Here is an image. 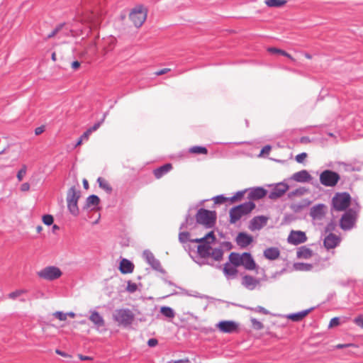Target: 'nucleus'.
Here are the masks:
<instances>
[{
  "label": "nucleus",
  "mask_w": 363,
  "mask_h": 363,
  "mask_svg": "<svg viewBox=\"0 0 363 363\" xmlns=\"http://www.w3.org/2000/svg\"><path fill=\"white\" fill-rule=\"evenodd\" d=\"M111 318L118 327L130 328L135 320V315L128 308H119L113 311Z\"/></svg>",
  "instance_id": "f257e3e1"
},
{
  "label": "nucleus",
  "mask_w": 363,
  "mask_h": 363,
  "mask_svg": "<svg viewBox=\"0 0 363 363\" xmlns=\"http://www.w3.org/2000/svg\"><path fill=\"white\" fill-rule=\"evenodd\" d=\"M216 241V237L213 231H211L207 233L204 237L201 238H196L191 240V242L200 243L197 247L199 255L203 258L209 257L211 251V247L210 245Z\"/></svg>",
  "instance_id": "f03ea898"
},
{
  "label": "nucleus",
  "mask_w": 363,
  "mask_h": 363,
  "mask_svg": "<svg viewBox=\"0 0 363 363\" xmlns=\"http://www.w3.org/2000/svg\"><path fill=\"white\" fill-rule=\"evenodd\" d=\"M255 208V204L252 202H246L233 207L229 211L230 223L232 224L238 222L242 216L250 213Z\"/></svg>",
  "instance_id": "7ed1b4c3"
},
{
  "label": "nucleus",
  "mask_w": 363,
  "mask_h": 363,
  "mask_svg": "<svg viewBox=\"0 0 363 363\" xmlns=\"http://www.w3.org/2000/svg\"><path fill=\"white\" fill-rule=\"evenodd\" d=\"M196 223L206 228H212L216 220V213L213 211L200 208L196 216Z\"/></svg>",
  "instance_id": "20e7f679"
},
{
  "label": "nucleus",
  "mask_w": 363,
  "mask_h": 363,
  "mask_svg": "<svg viewBox=\"0 0 363 363\" xmlns=\"http://www.w3.org/2000/svg\"><path fill=\"white\" fill-rule=\"evenodd\" d=\"M351 203V196L347 192L336 193L332 199V206L337 211L347 209Z\"/></svg>",
  "instance_id": "39448f33"
},
{
  "label": "nucleus",
  "mask_w": 363,
  "mask_h": 363,
  "mask_svg": "<svg viewBox=\"0 0 363 363\" xmlns=\"http://www.w3.org/2000/svg\"><path fill=\"white\" fill-rule=\"evenodd\" d=\"M79 198V191H77L75 186H72L67 191V202L69 211L74 216L79 213L77 203Z\"/></svg>",
  "instance_id": "423d86ee"
},
{
  "label": "nucleus",
  "mask_w": 363,
  "mask_h": 363,
  "mask_svg": "<svg viewBox=\"0 0 363 363\" xmlns=\"http://www.w3.org/2000/svg\"><path fill=\"white\" fill-rule=\"evenodd\" d=\"M147 18V10L142 5L136 6L129 14V18L137 28L140 27Z\"/></svg>",
  "instance_id": "0eeeda50"
},
{
  "label": "nucleus",
  "mask_w": 363,
  "mask_h": 363,
  "mask_svg": "<svg viewBox=\"0 0 363 363\" xmlns=\"http://www.w3.org/2000/svg\"><path fill=\"white\" fill-rule=\"evenodd\" d=\"M340 179V175L332 170H324L320 174V182L325 186L334 187Z\"/></svg>",
  "instance_id": "6e6552de"
},
{
  "label": "nucleus",
  "mask_w": 363,
  "mask_h": 363,
  "mask_svg": "<svg viewBox=\"0 0 363 363\" xmlns=\"http://www.w3.org/2000/svg\"><path fill=\"white\" fill-rule=\"evenodd\" d=\"M357 213L352 210L346 211L340 220V226L342 230L351 229L356 221Z\"/></svg>",
  "instance_id": "1a4fd4ad"
},
{
  "label": "nucleus",
  "mask_w": 363,
  "mask_h": 363,
  "mask_svg": "<svg viewBox=\"0 0 363 363\" xmlns=\"http://www.w3.org/2000/svg\"><path fill=\"white\" fill-rule=\"evenodd\" d=\"M38 274L40 278L51 281L60 277L62 272L58 267H48L40 271Z\"/></svg>",
  "instance_id": "9d476101"
},
{
  "label": "nucleus",
  "mask_w": 363,
  "mask_h": 363,
  "mask_svg": "<svg viewBox=\"0 0 363 363\" xmlns=\"http://www.w3.org/2000/svg\"><path fill=\"white\" fill-rule=\"evenodd\" d=\"M217 328L223 333H233L239 329V324L233 320H223L219 322Z\"/></svg>",
  "instance_id": "9b49d317"
},
{
  "label": "nucleus",
  "mask_w": 363,
  "mask_h": 363,
  "mask_svg": "<svg viewBox=\"0 0 363 363\" xmlns=\"http://www.w3.org/2000/svg\"><path fill=\"white\" fill-rule=\"evenodd\" d=\"M287 240L290 244L296 245L305 242L307 240V237L304 232L292 230Z\"/></svg>",
  "instance_id": "f8f14e48"
},
{
  "label": "nucleus",
  "mask_w": 363,
  "mask_h": 363,
  "mask_svg": "<svg viewBox=\"0 0 363 363\" xmlns=\"http://www.w3.org/2000/svg\"><path fill=\"white\" fill-rule=\"evenodd\" d=\"M289 189V185L285 183L276 184L269 194L270 199H277L282 196Z\"/></svg>",
  "instance_id": "ddd939ff"
},
{
  "label": "nucleus",
  "mask_w": 363,
  "mask_h": 363,
  "mask_svg": "<svg viewBox=\"0 0 363 363\" xmlns=\"http://www.w3.org/2000/svg\"><path fill=\"white\" fill-rule=\"evenodd\" d=\"M268 218L264 216H259L253 218L249 225L250 230L252 231L259 230L267 225Z\"/></svg>",
  "instance_id": "4468645a"
},
{
  "label": "nucleus",
  "mask_w": 363,
  "mask_h": 363,
  "mask_svg": "<svg viewBox=\"0 0 363 363\" xmlns=\"http://www.w3.org/2000/svg\"><path fill=\"white\" fill-rule=\"evenodd\" d=\"M327 206L325 204L319 203L311 208L310 216L315 220L322 219L326 213Z\"/></svg>",
  "instance_id": "2eb2a0df"
},
{
  "label": "nucleus",
  "mask_w": 363,
  "mask_h": 363,
  "mask_svg": "<svg viewBox=\"0 0 363 363\" xmlns=\"http://www.w3.org/2000/svg\"><path fill=\"white\" fill-rule=\"evenodd\" d=\"M89 319L98 330L105 326L104 317L96 311H90Z\"/></svg>",
  "instance_id": "dca6fc26"
},
{
  "label": "nucleus",
  "mask_w": 363,
  "mask_h": 363,
  "mask_svg": "<svg viewBox=\"0 0 363 363\" xmlns=\"http://www.w3.org/2000/svg\"><path fill=\"white\" fill-rule=\"evenodd\" d=\"M241 266L244 267L247 270H255L257 269V264L249 252H243L241 262Z\"/></svg>",
  "instance_id": "f3484780"
},
{
  "label": "nucleus",
  "mask_w": 363,
  "mask_h": 363,
  "mask_svg": "<svg viewBox=\"0 0 363 363\" xmlns=\"http://www.w3.org/2000/svg\"><path fill=\"white\" fill-rule=\"evenodd\" d=\"M340 240L341 239L338 235L330 233L325 238L323 245L328 250L333 249L339 245Z\"/></svg>",
  "instance_id": "a211bd4d"
},
{
  "label": "nucleus",
  "mask_w": 363,
  "mask_h": 363,
  "mask_svg": "<svg viewBox=\"0 0 363 363\" xmlns=\"http://www.w3.org/2000/svg\"><path fill=\"white\" fill-rule=\"evenodd\" d=\"M267 191L262 187H256L250 189L248 199L250 200H259L266 196Z\"/></svg>",
  "instance_id": "6ab92c4d"
},
{
  "label": "nucleus",
  "mask_w": 363,
  "mask_h": 363,
  "mask_svg": "<svg viewBox=\"0 0 363 363\" xmlns=\"http://www.w3.org/2000/svg\"><path fill=\"white\" fill-rule=\"evenodd\" d=\"M253 241L252 236L245 233H240L236 238V242L240 247H246Z\"/></svg>",
  "instance_id": "aec40b11"
},
{
  "label": "nucleus",
  "mask_w": 363,
  "mask_h": 363,
  "mask_svg": "<svg viewBox=\"0 0 363 363\" xmlns=\"http://www.w3.org/2000/svg\"><path fill=\"white\" fill-rule=\"evenodd\" d=\"M172 164L170 163L165 164L153 170V174L157 179H161L164 175L167 174L172 169Z\"/></svg>",
  "instance_id": "412c9836"
},
{
  "label": "nucleus",
  "mask_w": 363,
  "mask_h": 363,
  "mask_svg": "<svg viewBox=\"0 0 363 363\" xmlns=\"http://www.w3.org/2000/svg\"><path fill=\"white\" fill-rule=\"evenodd\" d=\"M119 270L123 274H130L134 270V264L127 259H122L119 264Z\"/></svg>",
  "instance_id": "4be33fe9"
},
{
  "label": "nucleus",
  "mask_w": 363,
  "mask_h": 363,
  "mask_svg": "<svg viewBox=\"0 0 363 363\" xmlns=\"http://www.w3.org/2000/svg\"><path fill=\"white\" fill-rule=\"evenodd\" d=\"M264 257L269 260H275L280 256V250L278 247H268L263 252Z\"/></svg>",
  "instance_id": "5701e85b"
},
{
  "label": "nucleus",
  "mask_w": 363,
  "mask_h": 363,
  "mask_svg": "<svg viewBox=\"0 0 363 363\" xmlns=\"http://www.w3.org/2000/svg\"><path fill=\"white\" fill-rule=\"evenodd\" d=\"M242 285L250 290L254 289L259 284V281L250 275H245L242 278Z\"/></svg>",
  "instance_id": "b1692460"
},
{
  "label": "nucleus",
  "mask_w": 363,
  "mask_h": 363,
  "mask_svg": "<svg viewBox=\"0 0 363 363\" xmlns=\"http://www.w3.org/2000/svg\"><path fill=\"white\" fill-rule=\"evenodd\" d=\"M292 178L298 182H308L311 177L306 170H302L295 173Z\"/></svg>",
  "instance_id": "393cba45"
},
{
  "label": "nucleus",
  "mask_w": 363,
  "mask_h": 363,
  "mask_svg": "<svg viewBox=\"0 0 363 363\" xmlns=\"http://www.w3.org/2000/svg\"><path fill=\"white\" fill-rule=\"evenodd\" d=\"M311 311V309L302 311L298 313L289 314L287 315V318L294 322H298L303 320Z\"/></svg>",
  "instance_id": "a878e982"
},
{
  "label": "nucleus",
  "mask_w": 363,
  "mask_h": 363,
  "mask_svg": "<svg viewBox=\"0 0 363 363\" xmlns=\"http://www.w3.org/2000/svg\"><path fill=\"white\" fill-rule=\"evenodd\" d=\"M296 255L300 259H309L313 255V252L311 249L303 246L297 250Z\"/></svg>",
  "instance_id": "bb28decb"
},
{
  "label": "nucleus",
  "mask_w": 363,
  "mask_h": 363,
  "mask_svg": "<svg viewBox=\"0 0 363 363\" xmlns=\"http://www.w3.org/2000/svg\"><path fill=\"white\" fill-rule=\"evenodd\" d=\"M223 273L226 277H234L238 274V269L233 264L225 263L223 267Z\"/></svg>",
  "instance_id": "cd10ccee"
},
{
  "label": "nucleus",
  "mask_w": 363,
  "mask_h": 363,
  "mask_svg": "<svg viewBox=\"0 0 363 363\" xmlns=\"http://www.w3.org/2000/svg\"><path fill=\"white\" fill-rule=\"evenodd\" d=\"M242 258V253L239 254L237 252H231L229 255V261L230 264H233L235 267L241 266V262Z\"/></svg>",
  "instance_id": "c85d7f7f"
},
{
  "label": "nucleus",
  "mask_w": 363,
  "mask_h": 363,
  "mask_svg": "<svg viewBox=\"0 0 363 363\" xmlns=\"http://www.w3.org/2000/svg\"><path fill=\"white\" fill-rule=\"evenodd\" d=\"M286 0H264V4L268 7H282L286 4Z\"/></svg>",
  "instance_id": "c756f323"
},
{
  "label": "nucleus",
  "mask_w": 363,
  "mask_h": 363,
  "mask_svg": "<svg viewBox=\"0 0 363 363\" xmlns=\"http://www.w3.org/2000/svg\"><path fill=\"white\" fill-rule=\"evenodd\" d=\"M100 202L99 198L96 195H91L86 199V206L87 208L95 207Z\"/></svg>",
  "instance_id": "7c9ffc66"
},
{
  "label": "nucleus",
  "mask_w": 363,
  "mask_h": 363,
  "mask_svg": "<svg viewBox=\"0 0 363 363\" xmlns=\"http://www.w3.org/2000/svg\"><path fill=\"white\" fill-rule=\"evenodd\" d=\"M97 182L99 183V185L100 188L103 189L104 191H106L107 193H111L112 191V187L108 183L107 180H106L104 178L99 177L97 179Z\"/></svg>",
  "instance_id": "2f4dec72"
},
{
  "label": "nucleus",
  "mask_w": 363,
  "mask_h": 363,
  "mask_svg": "<svg viewBox=\"0 0 363 363\" xmlns=\"http://www.w3.org/2000/svg\"><path fill=\"white\" fill-rule=\"evenodd\" d=\"M293 267L296 271H310L313 266L311 264L297 262L294 264Z\"/></svg>",
  "instance_id": "473e14b6"
},
{
  "label": "nucleus",
  "mask_w": 363,
  "mask_h": 363,
  "mask_svg": "<svg viewBox=\"0 0 363 363\" xmlns=\"http://www.w3.org/2000/svg\"><path fill=\"white\" fill-rule=\"evenodd\" d=\"M189 152L195 155H207L208 150L202 146H194L189 148Z\"/></svg>",
  "instance_id": "72a5a7b5"
},
{
  "label": "nucleus",
  "mask_w": 363,
  "mask_h": 363,
  "mask_svg": "<svg viewBox=\"0 0 363 363\" xmlns=\"http://www.w3.org/2000/svg\"><path fill=\"white\" fill-rule=\"evenodd\" d=\"M160 312L163 315L169 318H173L175 316L174 311L169 306H162Z\"/></svg>",
  "instance_id": "f704fd0d"
},
{
  "label": "nucleus",
  "mask_w": 363,
  "mask_h": 363,
  "mask_svg": "<svg viewBox=\"0 0 363 363\" xmlns=\"http://www.w3.org/2000/svg\"><path fill=\"white\" fill-rule=\"evenodd\" d=\"M223 252L219 248L211 249L210 257H213L215 260L219 261L222 259Z\"/></svg>",
  "instance_id": "c9c22d12"
},
{
  "label": "nucleus",
  "mask_w": 363,
  "mask_h": 363,
  "mask_svg": "<svg viewBox=\"0 0 363 363\" xmlns=\"http://www.w3.org/2000/svg\"><path fill=\"white\" fill-rule=\"evenodd\" d=\"M268 51L271 53L280 54L283 56H285V57L291 59L293 61L294 60V58L290 54L287 53L286 51H284L283 50L275 48H268Z\"/></svg>",
  "instance_id": "e433bc0d"
},
{
  "label": "nucleus",
  "mask_w": 363,
  "mask_h": 363,
  "mask_svg": "<svg viewBox=\"0 0 363 363\" xmlns=\"http://www.w3.org/2000/svg\"><path fill=\"white\" fill-rule=\"evenodd\" d=\"M27 291L26 289H18L14 291H12L8 294V297L12 300L16 299L18 297L21 295L26 294Z\"/></svg>",
  "instance_id": "4c0bfd02"
},
{
  "label": "nucleus",
  "mask_w": 363,
  "mask_h": 363,
  "mask_svg": "<svg viewBox=\"0 0 363 363\" xmlns=\"http://www.w3.org/2000/svg\"><path fill=\"white\" fill-rule=\"evenodd\" d=\"M27 173V167L26 164L21 166V169L18 171L16 177L18 182H21Z\"/></svg>",
  "instance_id": "58836bf2"
},
{
  "label": "nucleus",
  "mask_w": 363,
  "mask_h": 363,
  "mask_svg": "<svg viewBox=\"0 0 363 363\" xmlns=\"http://www.w3.org/2000/svg\"><path fill=\"white\" fill-rule=\"evenodd\" d=\"M250 321H251L252 327L253 328V329H255L256 330H260L264 328V324L262 322L257 320L256 318H252L250 319Z\"/></svg>",
  "instance_id": "ea45409f"
},
{
  "label": "nucleus",
  "mask_w": 363,
  "mask_h": 363,
  "mask_svg": "<svg viewBox=\"0 0 363 363\" xmlns=\"http://www.w3.org/2000/svg\"><path fill=\"white\" fill-rule=\"evenodd\" d=\"M248 309L252 312L257 313H261V314H264V315L269 314V311L262 306H257L255 308L251 307V308H249Z\"/></svg>",
  "instance_id": "a19ab883"
},
{
  "label": "nucleus",
  "mask_w": 363,
  "mask_h": 363,
  "mask_svg": "<svg viewBox=\"0 0 363 363\" xmlns=\"http://www.w3.org/2000/svg\"><path fill=\"white\" fill-rule=\"evenodd\" d=\"M52 315L60 321H65L67 318L66 313L62 311H56L52 313Z\"/></svg>",
  "instance_id": "79ce46f5"
},
{
  "label": "nucleus",
  "mask_w": 363,
  "mask_h": 363,
  "mask_svg": "<svg viewBox=\"0 0 363 363\" xmlns=\"http://www.w3.org/2000/svg\"><path fill=\"white\" fill-rule=\"evenodd\" d=\"M43 222L46 225H50L53 223L54 218L51 215H44L42 218Z\"/></svg>",
  "instance_id": "37998d69"
},
{
  "label": "nucleus",
  "mask_w": 363,
  "mask_h": 363,
  "mask_svg": "<svg viewBox=\"0 0 363 363\" xmlns=\"http://www.w3.org/2000/svg\"><path fill=\"white\" fill-rule=\"evenodd\" d=\"M143 256L149 264H152L155 262V257L150 252L145 251Z\"/></svg>",
  "instance_id": "c03bdc74"
},
{
  "label": "nucleus",
  "mask_w": 363,
  "mask_h": 363,
  "mask_svg": "<svg viewBox=\"0 0 363 363\" xmlns=\"http://www.w3.org/2000/svg\"><path fill=\"white\" fill-rule=\"evenodd\" d=\"M243 195H244L243 191H239L233 197H231L230 199L228 198V201H230L231 203H234L238 200H240L242 199V197L243 196Z\"/></svg>",
  "instance_id": "a18cd8bd"
},
{
  "label": "nucleus",
  "mask_w": 363,
  "mask_h": 363,
  "mask_svg": "<svg viewBox=\"0 0 363 363\" xmlns=\"http://www.w3.org/2000/svg\"><path fill=\"white\" fill-rule=\"evenodd\" d=\"M189 233L187 232L180 233L179 235V239L182 242H185L189 240Z\"/></svg>",
  "instance_id": "49530a36"
},
{
  "label": "nucleus",
  "mask_w": 363,
  "mask_h": 363,
  "mask_svg": "<svg viewBox=\"0 0 363 363\" xmlns=\"http://www.w3.org/2000/svg\"><path fill=\"white\" fill-rule=\"evenodd\" d=\"M307 157V154L306 152H302L296 156V160L298 163H302L306 158Z\"/></svg>",
  "instance_id": "de8ad7c7"
},
{
  "label": "nucleus",
  "mask_w": 363,
  "mask_h": 363,
  "mask_svg": "<svg viewBox=\"0 0 363 363\" xmlns=\"http://www.w3.org/2000/svg\"><path fill=\"white\" fill-rule=\"evenodd\" d=\"M340 324V320L339 318L335 317L332 318L329 323L328 327L330 328L337 326Z\"/></svg>",
  "instance_id": "09e8293b"
},
{
  "label": "nucleus",
  "mask_w": 363,
  "mask_h": 363,
  "mask_svg": "<svg viewBox=\"0 0 363 363\" xmlns=\"http://www.w3.org/2000/svg\"><path fill=\"white\" fill-rule=\"evenodd\" d=\"M227 201H228V198L224 197L223 196H218L214 199L216 203H223Z\"/></svg>",
  "instance_id": "8fccbe9b"
},
{
  "label": "nucleus",
  "mask_w": 363,
  "mask_h": 363,
  "mask_svg": "<svg viewBox=\"0 0 363 363\" xmlns=\"http://www.w3.org/2000/svg\"><path fill=\"white\" fill-rule=\"evenodd\" d=\"M104 121V118H103L101 122H98V123H95L92 127L89 128L88 129V130H90L91 133L96 131V130H98V128H99V127L101 126V125L102 124Z\"/></svg>",
  "instance_id": "3c124183"
},
{
  "label": "nucleus",
  "mask_w": 363,
  "mask_h": 363,
  "mask_svg": "<svg viewBox=\"0 0 363 363\" xmlns=\"http://www.w3.org/2000/svg\"><path fill=\"white\" fill-rule=\"evenodd\" d=\"M271 146L270 145H265L261 150L259 155H269V152L271 151Z\"/></svg>",
  "instance_id": "603ef678"
},
{
  "label": "nucleus",
  "mask_w": 363,
  "mask_h": 363,
  "mask_svg": "<svg viewBox=\"0 0 363 363\" xmlns=\"http://www.w3.org/2000/svg\"><path fill=\"white\" fill-rule=\"evenodd\" d=\"M20 189L23 192H26L30 190V184L28 182L23 183L21 185Z\"/></svg>",
  "instance_id": "864d4df0"
},
{
  "label": "nucleus",
  "mask_w": 363,
  "mask_h": 363,
  "mask_svg": "<svg viewBox=\"0 0 363 363\" xmlns=\"http://www.w3.org/2000/svg\"><path fill=\"white\" fill-rule=\"evenodd\" d=\"M170 70H171L170 68H164V69H160V70L157 71L155 74L157 76H160V75H162V74H167Z\"/></svg>",
  "instance_id": "5fc2aeb1"
},
{
  "label": "nucleus",
  "mask_w": 363,
  "mask_h": 363,
  "mask_svg": "<svg viewBox=\"0 0 363 363\" xmlns=\"http://www.w3.org/2000/svg\"><path fill=\"white\" fill-rule=\"evenodd\" d=\"M354 323L360 326L361 328H363V317L362 316H359V317H357L355 319H354Z\"/></svg>",
  "instance_id": "6e6d98bb"
},
{
  "label": "nucleus",
  "mask_w": 363,
  "mask_h": 363,
  "mask_svg": "<svg viewBox=\"0 0 363 363\" xmlns=\"http://www.w3.org/2000/svg\"><path fill=\"white\" fill-rule=\"evenodd\" d=\"M62 28V26H59L58 27H57L56 28H55L49 35H48V38H52L54 37L59 31Z\"/></svg>",
  "instance_id": "4d7b16f0"
},
{
  "label": "nucleus",
  "mask_w": 363,
  "mask_h": 363,
  "mask_svg": "<svg viewBox=\"0 0 363 363\" xmlns=\"http://www.w3.org/2000/svg\"><path fill=\"white\" fill-rule=\"evenodd\" d=\"M353 346H354L353 344H338L335 346V347L337 349H342V348L350 347H353Z\"/></svg>",
  "instance_id": "13d9d810"
},
{
  "label": "nucleus",
  "mask_w": 363,
  "mask_h": 363,
  "mask_svg": "<svg viewBox=\"0 0 363 363\" xmlns=\"http://www.w3.org/2000/svg\"><path fill=\"white\" fill-rule=\"evenodd\" d=\"M71 67L74 70H77L80 67V62L79 61H74Z\"/></svg>",
  "instance_id": "bf43d9fd"
},
{
  "label": "nucleus",
  "mask_w": 363,
  "mask_h": 363,
  "mask_svg": "<svg viewBox=\"0 0 363 363\" xmlns=\"http://www.w3.org/2000/svg\"><path fill=\"white\" fill-rule=\"evenodd\" d=\"M147 345L150 346V347H155L157 345V340L156 339H150L147 342Z\"/></svg>",
  "instance_id": "052dcab7"
},
{
  "label": "nucleus",
  "mask_w": 363,
  "mask_h": 363,
  "mask_svg": "<svg viewBox=\"0 0 363 363\" xmlns=\"http://www.w3.org/2000/svg\"><path fill=\"white\" fill-rule=\"evenodd\" d=\"M91 133H90V130H86L83 133V135L81 136V138L83 139V140H87L89 138V136Z\"/></svg>",
  "instance_id": "680f3d73"
},
{
  "label": "nucleus",
  "mask_w": 363,
  "mask_h": 363,
  "mask_svg": "<svg viewBox=\"0 0 363 363\" xmlns=\"http://www.w3.org/2000/svg\"><path fill=\"white\" fill-rule=\"evenodd\" d=\"M78 357L81 359V360H83V361H85V360H92L93 358L91 357H89V356H84L82 354H78Z\"/></svg>",
  "instance_id": "e2e57ef3"
},
{
  "label": "nucleus",
  "mask_w": 363,
  "mask_h": 363,
  "mask_svg": "<svg viewBox=\"0 0 363 363\" xmlns=\"http://www.w3.org/2000/svg\"><path fill=\"white\" fill-rule=\"evenodd\" d=\"M172 363H191L189 359H179L174 361Z\"/></svg>",
  "instance_id": "0e129e2a"
},
{
  "label": "nucleus",
  "mask_w": 363,
  "mask_h": 363,
  "mask_svg": "<svg viewBox=\"0 0 363 363\" xmlns=\"http://www.w3.org/2000/svg\"><path fill=\"white\" fill-rule=\"evenodd\" d=\"M335 225L333 223H329L326 228L327 230H333Z\"/></svg>",
  "instance_id": "69168bd1"
},
{
  "label": "nucleus",
  "mask_w": 363,
  "mask_h": 363,
  "mask_svg": "<svg viewBox=\"0 0 363 363\" xmlns=\"http://www.w3.org/2000/svg\"><path fill=\"white\" fill-rule=\"evenodd\" d=\"M43 132V128L42 127L37 128L35 130V133L37 135L41 134Z\"/></svg>",
  "instance_id": "338daca9"
},
{
  "label": "nucleus",
  "mask_w": 363,
  "mask_h": 363,
  "mask_svg": "<svg viewBox=\"0 0 363 363\" xmlns=\"http://www.w3.org/2000/svg\"><path fill=\"white\" fill-rule=\"evenodd\" d=\"M82 183H83V186L85 189H89V183H88V181L86 179H84L83 181H82Z\"/></svg>",
  "instance_id": "774afa93"
}]
</instances>
